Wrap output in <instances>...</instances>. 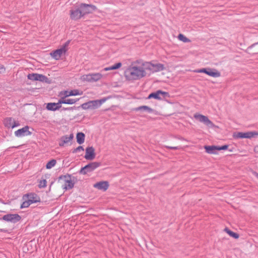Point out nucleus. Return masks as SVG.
Masks as SVG:
<instances>
[{"label": "nucleus", "mask_w": 258, "mask_h": 258, "mask_svg": "<svg viewBox=\"0 0 258 258\" xmlns=\"http://www.w3.org/2000/svg\"><path fill=\"white\" fill-rule=\"evenodd\" d=\"M6 230L4 229H0V232H5Z\"/></svg>", "instance_id": "40"}, {"label": "nucleus", "mask_w": 258, "mask_h": 258, "mask_svg": "<svg viewBox=\"0 0 258 258\" xmlns=\"http://www.w3.org/2000/svg\"><path fill=\"white\" fill-rule=\"evenodd\" d=\"M224 231L226 232V233H228L230 236L235 239H237L239 237V235L237 233L230 230L227 228H225Z\"/></svg>", "instance_id": "29"}, {"label": "nucleus", "mask_w": 258, "mask_h": 258, "mask_svg": "<svg viewBox=\"0 0 258 258\" xmlns=\"http://www.w3.org/2000/svg\"><path fill=\"white\" fill-rule=\"evenodd\" d=\"M64 178L65 181L63 188L66 189H70L74 187V183L71 180V177L70 175H64L63 177H60V178Z\"/></svg>", "instance_id": "17"}, {"label": "nucleus", "mask_w": 258, "mask_h": 258, "mask_svg": "<svg viewBox=\"0 0 258 258\" xmlns=\"http://www.w3.org/2000/svg\"><path fill=\"white\" fill-rule=\"evenodd\" d=\"M74 138L73 134L70 135H65L62 136L60 139V142L59 143V146L60 147L64 146V144L69 143Z\"/></svg>", "instance_id": "19"}, {"label": "nucleus", "mask_w": 258, "mask_h": 258, "mask_svg": "<svg viewBox=\"0 0 258 258\" xmlns=\"http://www.w3.org/2000/svg\"><path fill=\"white\" fill-rule=\"evenodd\" d=\"M56 163V161L54 159H52L50 161H49L46 165V168L47 169H51L53 167H54Z\"/></svg>", "instance_id": "30"}, {"label": "nucleus", "mask_w": 258, "mask_h": 258, "mask_svg": "<svg viewBox=\"0 0 258 258\" xmlns=\"http://www.w3.org/2000/svg\"><path fill=\"white\" fill-rule=\"evenodd\" d=\"M85 134L83 133H78L77 134V141L78 144H82L85 141Z\"/></svg>", "instance_id": "27"}, {"label": "nucleus", "mask_w": 258, "mask_h": 258, "mask_svg": "<svg viewBox=\"0 0 258 258\" xmlns=\"http://www.w3.org/2000/svg\"><path fill=\"white\" fill-rule=\"evenodd\" d=\"M25 201L21 204L20 208L21 209L28 208L30 205H31L27 199H24Z\"/></svg>", "instance_id": "32"}, {"label": "nucleus", "mask_w": 258, "mask_h": 258, "mask_svg": "<svg viewBox=\"0 0 258 258\" xmlns=\"http://www.w3.org/2000/svg\"><path fill=\"white\" fill-rule=\"evenodd\" d=\"M23 199H27L31 204L40 202V197L36 194L31 192L25 195Z\"/></svg>", "instance_id": "10"}, {"label": "nucleus", "mask_w": 258, "mask_h": 258, "mask_svg": "<svg viewBox=\"0 0 258 258\" xmlns=\"http://www.w3.org/2000/svg\"><path fill=\"white\" fill-rule=\"evenodd\" d=\"M146 70L143 63L141 66H139L132 65L125 71L124 75L128 81L139 80L146 76Z\"/></svg>", "instance_id": "1"}, {"label": "nucleus", "mask_w": 258, "mask_h": 258, "mask_svg": "<svg viewBox=\"0 0 258 258\" xmlns=\"http://www.w3.org/2000/svg\"><path fill=\"white\" fill-rule=\"evenodd\" d=\"M121 66V63H117L111 67L105 68L103 70L104 71H108L110 70H116L119 68Z\"/></svg>", "instance_id": "28"}, {"label": "nucleus", "mask_w": 258, "mask_h": 258, "mask_svg": "<svg viewBox=\"0 0 258 258\" xmlns=\"http://www.w3.org/2000/svg\"><path fill=\"white\" fill-rule=\"evenodd\" d=\"M101 165V163L98 162H91L85 166L82 167L79 171L80 174H86L89 172H91Z\"/></svg>", "instance_id": "5"}, {"label": "nucleus", "mask_w": 258, "mask_h": 258, "mask_svg": "<svg viewBox=\"0 0 258 258\" xmlns=\"http://www.w3.org/2000/svg\"><path fill=\"white\" fill-rule=\"evenodd\" d=\"M84 151V148L82 146H79L77 148H76V149H74V150L72 151V152L73 153H77V152H79L80 151Z\"/></svg>", "instance_id": "34"}, {"label": "nucleus", "mask_w": 258, "mask_h": 258, "mask_svg": "<svg viewBox=\"0 0 258 258\" xmlns=\"http://www.w3.org/2000/svg\"><path fill=\"white\" fill-rule=\"evenodd\" d=\"M61 107V104L58 100L57 103H48L47 104L46 108L48 110L55 111Z\"/></svg>", "instance_id": "22"}, {"label": "nucleus", "mask_w": 258, "mask_h": 258, "mask_svg": "<svg viewBox=\"0 0 258 258\" xmlns=\"http://www.w3.org/2000/svg\"><path fill=\"white\" fill-rule=\"evenodd\" d=\"M168 95V93L161 90H158L155 92L151 93L148 98H154L158 100H161L162 98L166 97Z\"/></svg>", "instance_id": "15"}, {"label": "nucleus", "mask_w": 258, "mask_h": 258, "mask_svg": "<svg viewBox=\"0 0 258 258\" xmlns=\"http://www.w3.org/2000/svg\"><path fill=\"white\" fill-rule=\"evenodd\" d=\"M143 66L145 67L146 70H148L152 73L163 71L165 68L163 64L158 63H153L150 62H143Z\"/></svg>", "instance_id": "3"}, {"label": "nucleus", "mask_w": 258, "mask_h": 258, "mask_svg": "<svg viewBox=\"0 0 258 258\" xmlns=\"http://www.w3.org/2000/svg\"><path fill=\"white\" fill-rule=\"evenodd\" d=\"M82 17H83V15L79 6H78V8L70 11V17L71 19L78 20L81 19Z\"/></svg>", "instance_id": "13"}, {"label": "nucleus", "mask_w": 258, "mask_h": 258, "mask_svg": "<svg viewBox=\"0 0 258 258\" xmlns=\"http://www.w3.org/2000/svg\"><path fill=\"white\" fill-rule=\"evenodd\" d=\"M204 148L206 152L210 154H216L218 151V146H205Z\"/></svg>", "instance_id": "24"}, {"label": "nucleus", "mask_w": 258, "mask_h": 258, "mask_svg": "<svg viewBox=\"0 0 258 258\" xmlns=\"http://www.w3.org/2000/svg\"><path fill=\"white\" fill-rule=\"evenodd\" d=\"M4 70V71H5V68H4V67H3L0 68V73H1V72H1V70Z\"/></svg>", "instance_id": "39"}, {"label": "nucleus", "mask_w": 258, "mask_h": 258, "mask_svg": "<svg viewBox=\"0 0 258 258\" xmlns=\"http://www.w3.org/2000/svg\"><path fill=\"white\" fill-rule=\"evenodd\" d=\"M27 78L29 80L32 81H39L41 82H44L47 79L45 76L36 73L29 74L28 75Z\"/></svg>", "instance_id": "16"}, {"label": "nucleus", "mask_w": 258, "mask_h": 258, "mask_svg": "<svg viewBox=\"0 0 258 258\" xmlns=\"http://www.w3.org/2000/svg\"><path fill=\"white\" fill-rule=\"evenodd\" d=\"M207 75L213 77L217 78L219 77L221 75V74L219 71L215 69L212 70L208 68Z\"/></svg>", "instance_id": "25"}, {"label": "nucleus", "mask_w": 258, "mask_h": 258, "mask_svg": "<svg viewBox=\"0 0 258 258\" xmlns=\"http://www.w3.org/2000/svg\"><path fill=\"white\" fill-rule=\"evenodd\" d=\"M95 150L93 147H89L86 149L85 158L87 160H91L95 158Z\"/></svg>", "instance_id": "18"}, {"label": "nucleus", "mask_w": 258, "mask_h": 258, "mask_svg": "<svg viewBox=\"0 0 258 258\" xmlns=\"http://www.w3.org/2000/svg\"><path fill=\"white\" fill-rule=\"evenodd\" d=\"M228 147V145H224L221 147H218V151L226 150L227 149Z\"/></svg>", "instance_id": "36"}, {"label": "nucleus", "mask_w": 258, "mask_h": 258, "mask_svg": "<svg viewBox=\"0 0 258 258\" xmlns=\"http://www.w3.org/2000/svg\"><path fill=\"white\" fill-rule=\"evenodd\" d=\"M75 107H68V108H63L62 109L63 110H73Z\"/></svg>", "instance_id": "38"}, {"label": "nucleus", "mask_w": 258, "mask_h": 258, "mask_svg": "<svg viewBox=\"0 0 258 258\" xmlns=\"http://www.w3.org/2000/svg\"><path fill=\"white\" fill-rule=\"evenodd\" d=\"M46 180L45 179H42L40 181L39 183V187L40 188H44L46 186Z\"/></svg>", "instance_id": "33"}, {"label": "nucleus", "mask_w": 258, "mask_h": 258, "mask_svg": "<svg viewBox=\"0 0 258 258\" xmlns=\"http://www.w3.org/2000/svg\"><path fill=\"white\" fill-rule=\"evenodd\" d=\"M21 216L17 214H7L3 217V219L6 221L11 222L12 223H16L21 219Z\"/></svg>", "instance_id": "12"}, {"label": "nucleus", "mask_w": 258, "mask_h": 258, "mask_svg": "<svg viewBox=\"0 0 258 258\" xmlns=\"http://www.w3.org/2000/svg\"><path fill=\"white\" fill-rule=\"evenodd\" d=\"M83 16L86 14L91 13L93 11L96 10V7L92 5H89L82 3L79 5Z\"/></svg>", "instance_id": "9"}, {"label": "nucleus", "mask_w": 258, "mask_h": 258, "mask_svg": "<svg viewBox=\"0 0 258 258\" xmlns=\"http://www.w3.org/2000/svg\"><path fill=\"white\" fill-rule=\"evenodd\" d=\"M4 123L5 126L9 128H14L20 125L19 122L15 121L12 117H7L5 118L4 121Z\"/></svg>", "instance_id": "11"}, {"label": "nucleus", "mask_w": 258, "mask_h": 258, "mask_svg": "<svg viewBox=\"0 0 258 258\" xmlns=\"http://www.w3.org/2000/svg\"><path fill=\"white\" fill-rule=\"evenodd\" d=\"M29 126L26 125L22 128L19 129L15 132V136L20 138L30 135L31 133L29 131Z\"/></svg>", "instance_id": "14"}, {"label": "nucleus", "mask_w": 258, "mask_h": 258, "mask_svg": "<svg viewBox=\"0 0 258 258\" xmlns=\"http://www.w3.org/2000/svg\"><path fill=\"white\" fill-rule=\"evenodd\" d=\"M178 39L180 40L183 41V42H190V40L186 37L183 34H179L178 36Z\"/></svg>", "instance_id": "31"}, {"label": "nucleus", "mask_w": 258, "mask_h": 258, "mask_svg": "<svg viewBox=\"0 0 258 258\" xmlns=\"http://www.w3.org/2000/svg\"><path fill=\"white\" fill-rule=\"evenodd\" d=\"M134 110L136 111H146V112H148L149 113L152 112L153 111L152 109H151L150 107H148V106H146V105L141 106L138 107L137 108H135L134 109Z\"/></svg>", "instance_id": "26"}, {"label": "nucleus", "mask_w": 258, "mask_h": 258, "mask_svg": "<svg viewBox=\"0 0 258 258\" xmlns=\"http://www.w3.org/2000/svg\"><path fill=\"white\" fill-rule=\"evenodd\" d=\"M70 41H67L59 49H57L50 53L51 56L56 60L59 59L61 55L64 54L68 50V46Z\"/></svg>", "instance_id": "4"}, {"label": "nucleus", "mask_w": 258, "mask_h": 258, "mask_svg": "<svg viewBox=\"0 0 258 258\" xmlns=\"http://www.w3.org/2000/svg\"><path fill=\"white\" fill-rule=\"evenodd\" d=\"M102 75L101 73H91L83 75L81 77V79L83 81L94 82L99 81L102 78Z\"/></svg>", "instance_id": "6"}, {"label": "nucleus", "mask_w": 258, "mask_h": 258, "mask_svg": "<svg viewBox=\"0 0 258 258\" xmlns=\"http://www.w3.org/2000/svg\"><path fill=\"white\" fill-rule=\"evenodd\" d=\"M208 71V69H202L195 70L194 72L196 73H204L207 74Z\"/></svg>", "instance_id": "35"}, {"label": "nucleus", "mask_w": 258, "mask_h": 258, "mask_svg": "<svg viewBox=\"0 0 258 258\" xmlns=\"http://www.w3.org/2000/svg\"><path fill=\"white\" fill-rule=\"evenodd\" d=\"M257 136V132H237L233 134V137L235 139H251Z\"/></svg>", "instance_id": "7"}, {"label": "nucleus", "mask_w": 258, "mask_h": 258, "mask_svg": "<svg viewBox=\"0 0 258 258\" xmlns=\"http://www.w3.org/2000/svg\"><path fill=\"white\" fill-rule=\"evenodd\" d=\"M194 117L196 119L209 127L212 128L215 126L214 124L206 116L197 113L194 114Z\"/></svg>", "instance_id": "8"}, {"label": "nucleus", "mask_w": 258, "mask_h": 258, "mask_svg": "<svg viewBox=\"0 0 258 258\" xmlns=\"http://www.w3.org/2000/svg\"><path fill=\"white\" fill-rule=\"evenodd\" d=\"M66 97H61V98L59 100V103L61 104H75L76 102H77L79 99H66Z\"/></svg>", "instance_id": "23"}, {"label": "nucleus", "mask_w": 258, "mask_h": 258, "mask_svg": "<svg viewBox=\"0 0 258 258\" xmlns=\"http://www.w3.org/2000/svg\"><path fill=\"white\" fill-rule=\"evenodd\" d=\"M166 148H168V149H174V150H176V149H179L178 147L166 146Z\"/></svg>", "instance_id": "37"}, {"label": "nucleus", "mask_w": 258, "mask_h": 258, "mask_svg": "<svg viewBox=\"0 0 258 258\" xmlns=\"http://www.w3.org/2000/svg\"><path fill=\"white\" fill-rule=\"evenodd\" d=\"M83 94V92H80L78 90H73L71 91H65L63 92H61L60 94L61 95L64 96V97H68L71 96H77Z\"/></svg>", "instance_id": "21"}, {"label": "nucleus", "mask_w": 258, "mask_h": 258, "mask_svg": "<svg viewBox=\"0 0 258 258\" xmlns=\"http://www.w3.org/2000/svg\"><path fill=\"white\" fill-rule=\"evenodd\" d=\"M106 101V99L90 101L82 104L83 109H95L99 108Z\"/></svg>", "instance_id": "2"}, {"label": "nucleus", "mask_w": 258, "mask_h": 258, "mask_svg": "<svg viewBox=\"0 0 258 258\" xmlns=\"http://www.w3.org/2000/svg\"><path fill=\"white\" fill-rule=\"evenodd\" d=\"M94 187L98 189L105 191L109 187V183L106 181L98 182L94 184Z\"/></svg>", "instance_id": "20"}]
</instances>
